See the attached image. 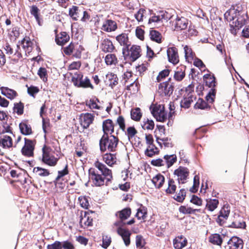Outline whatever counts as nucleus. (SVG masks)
<instances>
[{"mask_svg":"<svg viewBox=\"0 0 249 249\" xmlns=\"http://www.w3.org/2000/svg\"><path fill=\"white\" fill-rule=\"evenodd\" d=\"M224 18L230 22V31L232 34L236 35L237 31L245 25L248 19L247 12L243 10L240 4L232 7L224 14Z\"/></svg>","mask_w":249,"mask_h":249,"instance_id":"f257e3e1","label":"nucleus"},{"mask_svg":"<svg viewBox=\"0 0 249 249\" xmlns=\"http://www.w3.org/2000/svg\"><path fill=\"white\" fill-rule=\"evenodd\" d=\"M95 168H90L89 170V178L92 183L96 186H101L106 182L110 181L112 178L111 170L109 169L104 164L96 161L94 163Z\"/></svg>","mask_w":249,"mask_h":249,"instance_id":"f03ea898","label":"nucleus"},{"mask_svg":"<svg viewBox=\"0 0 249 249\" xmlns=\"http://www.w3.org/2000/svg\"><path fill=\"white\" fill-rule=\"evenodd\" d=\"M118 139L113 135L108 136L103 135L100 141V148L102 152L107 150L109 151H115L118 143Z\"/></svg>","mask_w":249,"mask_h":249,"instance_id":"7ed1b4c3","label":"nucleus"},{"mask_svg":"<svg viewBox=\"0 0 249 249\" xmlns=\"http://www.w3.org/2000/svg\"><path fill=\"white\" fill-rule=\"evenodd\" d=\"M42 161L44 163L50 166H54L56 164L58 159L54 157V152L51 148L44 146L42 148Z\"/></svg>","mask_w":249,"mask_h":249,"instance_id":"20e7f679","label":"nucleus"},{"mask_svg":"<svg viewBox=\"0 0 249 249\" xmlns=\"http://www.w3.org/2000/svg\"><path fill=\"white\" fill-rule=\"evenodd\" d=\"M151 112L157 121L163 122L167 118L165 112L164 106L162 105H154L150 107Z\"/></svg>","mask_w":249,"mask_h":249,"instance_id":"39448f33","label":"nucleus"},{"mask_svg":"<svg viewBox=\"0 0 249 249\" xmlns=\"http://www.w3.org/2000/svg\"><path fill=\"white\" fill-rule=\"evenodd\" d=\"M243 240L237 236H233L229 240L224 248L225 249H243Z\"/></svg>","mask_w":249,"mask_h":249,"instance_id":"423d86ee","label":"nucleus"},{"mask_svg":"<svg viewBox=\"0 0 249 249\" xmlns=\"http://www.w3.org/2000/svg\"><path fill=\"white\" fill-rule=\"evenodd\" d=\"M174 174L177 177L179 183H184L188 178L189 172L186 167L179 166L174 171Z\"/></svg>","mask_w":249,"mask_h":249,"instance_id":"0eeeda50","label":"nucleus"},{"mask_svg":"<svg viewBox=\"0 0 249 249\" xmlns=\"http://www.w3.org/2000/svg\"><path fill=\"white\" fill-rule=\"evenodd\" d=\"M126 48L128 52L127 55L132 61H135L141 55V49L139 46L134 45L130 48L127 46Z\"/></svg>","mask_w":249,"mask_h":249,"instance_id":"6e6552de","label":"nucleus"},{"mask_svg":"<svg viewBox=\"0 0 249 249\" xmlns=\"http://www.w3.org/2000/svg\"><path fill=\"white\" fill-rule=\"evenodd\" d=\"M79 224L81 227L86 228L91 225L92 218L89 212L81 211L80 212Z\"/></svg>","mask_w":249,"mask_h":249,"instance_id":"1a4fd4ad","label":"nucleus"},{"mask_svg":"<svg viewBox=\"0 0 249 249\" xmlns=\"http://www.w3.org/2000/svg\"><path fill=\"white\" fill-rule=\"evenodd\" d=\"M173 90L174 87L168 81L160 83L159 86V92L161 95L170 96Z\"/></svg>","mask_w":249,"mask_h":249,"instance_id":"9d476101","label":"nucleus"},{"mask_svg":"<svg viewBox=\"0 0 249 249\" xmlns=\"http://www.w3.org/2000/svg\"><path fill=\"white\" fill-rule=\"evenodd\" d=\"M25 145L22 148L21 152L23 155L30 157L33 155V151L34 149V143L31 140L26 138L24 139Z\"/></svg>","mask_w":249,"mask_h":249,"instance_id":"9b49d317","label":"nucleus"},{"mask_svg":"<svg viewBox=\"0 0 249 249\" xmlns=\"http://www.w3.org/2000/svg\"><path fill=\"white\" fill-rule=\"evenodd\" d=\"M168 60L170 63L175 65L178 63L179 57L177 49L175 47H170L167 50Z\"/></svg>","mask_w":249,"mask_h":249,"instance_id":"f8f14e48","label":"nucleus"},{"mask_svg":"<svg viewBox=\"0 0 249 249\" xmlns=\"http://www.w3.org/2000/svg\"><path fill=\"white\" fill-rule=\"evenodd\" d=\"M94 116L91 113L83 114L80 117V124L84 128H87L94 120Z\"/></svg>","mask_w":249,"mask_h":249,"instance_id":"ddd939ff","label":"nucleus"},{"mask_svg":"<svg viewBox=\"0 0 249 249\" xmlns=\"http://www.w3.org/2000/svg\"><path fill=\"white\" fill-rule=\"evenodd\" d=\"M117 28V23L111 19H106L103 22L102 29L107 32L114 31Z\"/></svg>","mask_w":249,"mask_h":249,"instance_id":"4468645a","label":"nucleus"},{"mask_svg":"<svg viewBox=\"0 0 249 249\" xmlns=\"http://www.w3.org/2000/svg\"><path fill=\"white\" fill-rule=\"evenodd\" d=\"M100 47L101 50L105 53L112 52L115 49L112 42L108 38L102 40Z\"/></svg>","mask_w":249,"mask_h":249,"instance_id":"2eb2a0df","label":"nucleus"},{"mask_svg":"<svg viewBox=\"0 0 249 249\" xmlns=\"http://www.w3.org/2000/svg\"><path fill=\"white\" fill-rule=\"evenodd\" d=\"M1 93L7 98L13 100L18 96V93L15 90L6 87L0 88Z\"/></svg>","mask_w":249,"mask_h":249,"instance_id":"dca6fc26","label":"nucleus"},{"mask_svg":"<svg viewBox=\"0 0 249 249\" xmlns=\"http://www.w3.org/2000/svg\"><path fill=\"white\" fill-rule=\"evenodd\" d=\"M117 232L120 236H121L125 245L126 246H128L130 243V232L128 230L121 228H119L118 229Z\"/></svg>","mask_w":249,"mask_h":249,"instance_id":"f3484780","label":"nucleus"},{"mask_svg":"<svg viewBox=\"0 0 249 249\" xmlns=\"http://www.w3.org/2000/svg\"><path fill=\"white\" fill-rule=\"evenodd\" d=\"M188 25V20L184 17L176 18L175 26L177 30H182L186 29Z\"/></svg>","mask_w":249,"mask_h":249,"instance_id":"a211bd4d","label":"nucleus"},{"mask_svg":"<svg viewBox=\"0 0 249 249\" xmlns=\"http://www.w3.org/2000/svg\"><path fill=\"white\" fill-rule=\"evenodd\" d=\"M196 99L191 92L188 93L187 96H184L183 99L180 102V106L181 107L188 108L190 107L191 103Z\"/></svg>","mask_w":249,"mask_h":249,"instance_id":"6ab92c4d","label":"nucleus"},{"mask_svg":"<svg viewBox=\"0 0 249 249\" xmlns=\"http://www.w3.org/2000/svg\"><path fill=\"white\" fill-rule=\"evenodd\" d=\"M103 130L104 135H108V134H112L114 132V125L112 120L107 119L103 123Z\"/></svg>","mask_w":249,"mask_h":249,"instance_id":"aec40b11","label":"nucleus"},{"mask_svg":"<svg viewBox=\"0 0 249 249\" xmlns=\"http://www.w3.org/2000/svg\"><path fill=\"white\" fill-rule=\"evenodd\" d=\"M187 243L186 238L181 235L178 236L174 240L173 245L176 249H182L186 245Z\"/></svg>","mask_w":249,"mask_h":249,"instance_id":"412c9836","label":"nucleus"},{"mask_svg":"<svg viewBox=\"0 0 249 249\" xmlns=\"http://www.w3.org/2000/svg\"><path fill=\"white\" fill-rule=\"evenodd\" d=\"M13 145L12 138L7 135L0 137V146L4 148L11 147Z\"/></svg>","mask_w":249,"mask_h":249,"instance_id":"4be33fe9","label":"nucleus"},{"mask_svg":"<svg viewBox=\"0 0 249 249\" xmlns=\"http://www.w3.org/2000/svg\"><path fill=\"white\" fill-rule=\"evenodd\" d=\"M106 77L105 82L108 84L112 88L117 84L118 78L116 74L111 72H108L106 74Z\"/></svg>","mask_w":249,"mask_h":249,"instance_id":"5701e85b","label":"nucleus"},{"mask_svg":"<svg viewBox=\"0 0 249 249\" xmlns=\"http://www.w3.org/2000/svg\"><path fill=\"white\" fill-rule=\"evenodd\" d=\"M70 37L66 32H62L60 35L56 36L55 41L59 45H63L69 40Z\"/></svg>","mask_w":249,"mask_h":249,"instance_id":"b1692460","label":"nucleus"},{"mask_svg":"<svg viewBox=\"0 0 249 249\" xmlns=\"http://www.w3.org/2000/svg\"><path fill=\"white\" fill-rule=\"evenodd\" d=\"M104 161L109 166H112L116 163L117 159L115 155L113 154H106L103 157Z\"/></svg>","mask_w":249,"mask_h":249,"instance_id":"393cba45","label":"nucleus"},{"mask_svg":"<svg viewBox=\"0 0 249 249\" xmlns=\"http://www.w3.org/2000/svg\"><path fill=\"white\" fill-rule=\"evenodd\" d=\"M22 47L25 51L26 54L29 53L32 51L33 43L28 37L23 38L21 41Z\"/></svg>","mask_w":249,"mask_h":249,"instance_id":"a878e982","label":"nucleus"},{"mask_svg":"<svg viewBox=\"0 0 249 249\" xmlns=\"http://www.w3.org/2000/svg\"><path fill=\"white\" fill-rule=\"evenodd\" d=\"M152 182L156 188H160L164 182V177L161 174H157L153 178Z\"/></svg>","mask_w":249,"mask_h":249,"instance_id":"bb28decb","label":"nucleus"},{"mask_svg":"<svg viewBox=\"0 0 249 249\" xmlns=\"http://www.w3.org/2000/svg\"><path fill=\"white\" fill-rule=\"evenodd\" d=\"M164 159L165 162V166L168 168L176 162L177 156L174 154L170 155H166L164 156Z\"/></svg>","mask_w":249,"mask_h":249,"instance_id":"cd10ccee","label":"nucleus"},{"mask_svg":"<svg viewBox=\"0 0 249 249\" xmlns=\"http://www.w3.org/2000/svg\"><path fill=\"white\" fill-rule=\"evenodd\" d=\"M184 51L186 61L188 62H191L195 56V53H193L192 49L189 46L185 45L184 47Z\"/></svg>","mask_w":249,"mask_h":249,"instance_id":"c85d7f7f","label":"nucleus"},{"mask_svg":"<svg viewBox=\"0 0 249 249\" xmlns=\"http://www.w3.org/2000/svg\"><path fill=\"white\" fill-rule=\"evenodd\" d=\"M39 10L37 7L36 6L33 5V6H32L31 7V8H30V13H31V14L32 15H33L35 17V18L36 21H37L38 24L39 26H41L42 25V22H41V19L39 18Z\"/></svg>","mask_w":249,"mask_h":249,"instance_id":"c756f323","label":"nucleus"},{"mask_svg":"<svg viewBox=\"0 0 249 249\" xmlns=\"http://www.w3.org/2000/svg\"><path fill=\"white\" fill-rule=\"evenodd\" d=\"M149 36L150 38L152 40L158 43L161 42L162 36L158 31L152 30L150 31Z\"/></svg>","mask_w":249,"mask_h":249,"instance_id":"7c9ffc66","label":"nucleus"},{"mask_svg":"<svg viewBox=\"0 0 249 249\" xmlns=\"http://www.w3.org/2000/svg\"><path fill=\"white\" fill-rule=\"evenodd\" d=\"M141 125L143 129L147 130H153L155 126L153 121L147 118L143 119Z\"/></svg>","mask_w":249,"mask_h":249,"instance_id":"2f4dec72","label":"nucleus"},{"mask_svg":"<svg viewBox=\"0 0 249 249\" xmlns=\"http://www.w3.org/2000/svg\"><path fill=\"white\" fill-rule=\"evenodd\" d=\"M20 132L25 135H30L32 133V129L30 125L24 122L20 123L19 125Z\"/></svg>","mask_w":249,"mask_h":249,"instance_id":"473e14b6","label":"nucleus"},{"mask_svg":"<svg viewBox=\"0 0 249 249\" xmlns=\"http://www.w3.org/2000/svg\"><path fill=\"white\" fill-rule=\"evenodd\" d=\"M209 241L214 245L220 246L222 243V238L219 234H213L209 237Z\"/></svg>","mask_w":249,"mask_h":249,"instance_id":"72a5a7b5","label":"nucleus"},{"mask_svg":"<svg viewBox=\"0 0 249 249\" xmlns=\"http://www.w3.org/2000/svg\"><path fill=\"white\" fill-rule=\"evenodd\" d=\"M142 116V113L140 108L136 107L131 109V118L132 120L136 121H139L141 120Z\"/></svg>","mask_w":249,"mask_h":249,"instance_id":"f704fd0d","label":"nucleus"},{"mask_svg":"<svg viewBox=\"0 0 249 249\" xmlns=\"http://www.w3.org/2000/svg\"><path fill=\"white\" fill-rule=\"evenodd\" d=\"M81 12L77 7L73 6L69 10V15L73 19L77 20L80 17Z\"/></svg>","mask_w":249,"mask_h":249,"instance_id":"c9c22d12","label":"nucleus"},{"mask_svg":"<svg viewBox=\"0 0 249 249\" xmlns=\"http://www.w3.org/2000/svg\"><path fill=\"white\" fill-rule=\"evenodd\" d=\"M131 214V210L129 208H125L122 210L121 211L118 212L116 213L117 216H119L120 219L123 221L128 218Z\"/></svg>","mask_w":249,"mask_h":249,"instance_id":"e433bc0d","label":"nucleus"},{"mask_svg":"<svg viewBox=\"0 0 249 249\" xmlns=\"http://www.w3.org/2000/svg\"><path fill=\"white\" fill-rule=\"evenodd\" d=\"M116 38L121 45L125 46L126 47L129 46L128 38L126 34H122L117 36Z\"/></svg>","mask_w":249,"mask_h":249,"instance_id":"4c0bfd02","label":"nucleus"},{"mask_svg":"<svg viewBox=\"0 0 249 249\" xmlns=\"http://www.w3.org/2000/svg\"><path fill=\"white\" fill-rule=\"evenodd\" d=\"M218 203V200L216 199H211L209 200H207L206 209L212 212L217 207Z\"/></svg>","mask_w":249,"mask_h":249,"instance_id":"58836bf2","label":"nucleus"},{"mask_svg":"<svg viewBox=\"0 0 249 249\" xmlns=\"http://www.w3.org/2000/svg\"><path fill=\"white\" fill-rule=\"evenodd\" d=\"M105 61L107 65H115L117 62V58L115 54L109 53L106 56Z\"/></svg>","mask_w":249,"mask_h":249,"instance_id":"ea45409f","label":"nucleus"},{"mask_svg":"<svg viewBox=\"0 0 249 249\" xmlns=\"http://www.w3.org/2000/svg\"><path fill=\"white\" fill-rule=\"evenodd\" d=\"M33 172L36 175L41 177H47L50 174L48 170L39 167H35L33 169Z\"/></svg>","mask_w":249,"mask_h":249,"instance_id":"a19ab883","label":"nucleus"},{"mask_svg":"<svg viewBox=\"0 0 249 249\" xmlns=\"http://www.w3.org/2000/svg\"><path fill=\"white\" fill-rule=\"evenodd\" d=\"M78 87H81L84 88H89L91 89H93V86L90 83V81L88 77H86L83 79V77L82 78V80L80 83Z\"/></svg>","mask_w":249,"mask_h":249,"instance_id":"79ce46f5","label":"nucleus"},{"mask_svg":"<svg viewBox=\"0 0 249 249\" xmlns=\"http://www.w3.org/2000/svg\"><path fill=\"white\" fill-rule=\"evenodd\" d=\"M83 77V76L81 72H77L74 74L71 78V81L75 86L79 87Z\"/></svg>","mask_w":249,"mask_h":249,"instance_id":"37998d69","label":"nucleus"},{"mask_svg":"<svg viewBox=\"0 0 249 249\" xmlns=\"http://www.w3.org/2000/svg\"><path fill=\"white\" fill-rule=\"evenodd\" d=\"M199 210L198 209H193L191 207L185 206H181L179 208V212L183 214L194 213L196 211L198 212Z\"/></svg>","mask_w":249,"mask_h":249,"instance_id":"c03bdc74","label":"nucleus"},{"mask_svg":"<svg viewBox=\"0 0 249 249\" xmlns=\"http://www.w3.org/2000/svg\"><path fill=\"white\" fill-rule=\"evenodd\" d=\"M164 18V14L162 12H160L158 15H154L151 17L149 19L148 23H151L152 22L159 23L160 22H162V19Z\"/></svg>","mask_w":249,"mask_h":249,"instance_id":"a18cd8bd","label":"nucleus"},{"mask_svg":"<svg viewBox=\"0 0 249 249\" xmlns=\"http://www.w3.org/2000/svg\"><path fill=\"white\" fill-rule=\"evenodd\" d=\"M185 196V190L184 189H181L178 193L174 196V198L179 202H182L184 200Z\"/></svg>","mask_w":249,"mask_h":249,"instance_id":"49530a36","label":"nucleus"},{"mask_svg":"<svg viewBox=\"0 0 249 249\" xmlns=\"http://www.w3.org/2000/svg\"><path fill=\"white\" fill-rule=\"evenodd\" d=\"M147 212L144 207H141L137 210V213L136 214V217L138 219L144 220L146 217Z\"/></svg>","mask_w":249,"mask_h":249,"instance_id":"de8ad7c7","label":"nucleus"},{"mask_svg":"<svg viewBox=\"0 0 249 249\" xmlns=\"http://www.w3.org/2000/svg\"><path fill=\"white\" fill-rule=\"evenodd\" d=\"M99 102V100L97 98H94L87 101L86 105L91 109H98L100 108V107L97 105V102Z\"/></svg>","mask_w":249,"mask_h":249,"instance_id":"09e8293b","label":"nucleus"},{"mask_svg":"<svg viewBox=\"0 0 249 249\" xmlns=\"http://www.w3.org/2000/svg\"><path fill=\"white\" fill-rule=\"evenodd\" d=\"M195 108L204 109L208 107L207 103L203 99L199 98L195 105Z\"/></svg>","mask_w":249,"mask_h":249,"instance_id":"8fccbe9b","label":"nucleus"},{"mask_svg":"<svg viewBox=\"0 0 249 249\" xmlns=\"http://www.w3.org/2000/svg\"><path fill=\"white\" fill-rule=\"evenodd\" d=\"M23 104L21 103H17L14 104L13 107V111L16 112L18 115H21L23 112Z\"/></svg>","mask_w":249,"mask_h":249,"instance_id":"3c124183","label":"nucleus"},{"mask_svg":"<svg viewBox=\"0 0 249 249\" xmlns=\"http://www.w3.org/2000/svg\"><path fill=\"white\" fill-rule=\"evenodd\" d=\"M176 186L173 179H170L168 181V187L166 191L167 193L173 194L175 192Z\"/></svg>","mask_w":249,"mask_h":249,"instance_id":"603ef678","label":"nucleus"},{"mask_svg":"<svg viewBox=\"0 0 249 249\" xmlns=\"http://www.w3.org/2000/svg\"><path fill=\"white\" fill-rule=\"evenodd\" d=\"M137 133V131L133 126H130L127 128L125 134L127 135L128 139H132Z\"/></svg>","mask_w":249,"mask_h":249,"instance_id":"864d4df0","label":"nucleus"},{"mask_svg":"<svg viewBox=\"0 0 249 249\" xmlns=\"http://www.w3.org/2000/svg\"><path fill=\"white\" fill-rule=\"evenodd\" d=\"M145 13V10L142 8L140 9L138 12L134 15V17L139 22L142 21L144 17V14Z\"/></svg>","mask_w":249,"mask_h":249,"instance_id":"5fc2aeb1","label":"nucleus"},{"mask_svg":"<svg viewBox=\"0 0 249 249\" xmlns=\"http://www.w3.org/2000/svg\"><path fill=\"white\" fill-rule=\"evenodd\" d=\"M37 74L43 81H47V70L45 68H40L38 71Z\"/></svg>","mask_w":249,"mask_h":249,"instance_id":"6e6d98bb","label":"nucleus"},{"mask_svg":"<svg viewBox=\"0 0 249 249\" xmlns=\"http://www.w3.org/2000/svg\"><path fill=\"white\" fill-rule=\"evenodd\" d=\"M157 148L155 145L148 146L147 149L145 151L146 155L149 157H152L156 153Z\"/></svg>","mask_w":249,"mask_h":249,"instance_id":"4d7b16f0","label":"nucleus"},{"mask_svg":"<svg viewBox=\"0 0 249 249\" xmlns=\"http://www.w3.org/2000/svg\"><path fill=\"white\" fill-rule=\"evenodd\" d=\"M199 178L198 176L196 175L194 177L193 186L190 189L191 192L195 193L197 191L199 185Z\"/></svg>","mask_w":249,"mask_h":249,"instance_id":"13d9d810","label":"nucleus"},{"mask_svg":"<svg viewBox=\"0 0 249 249\" xmlns=\"http://www.w3.org/2000/svg\"><path fill=\"white\" fill-rule=\"evenodd\" d=\"M144 241L142 236L138 235L136 237V245L137 248H142L144 246Z\"/></svg>","mask_w":249,"mask_h":249,"instance_id":"bf43d9fd","label":"nucleus"},{"mask_svg":"<svg viewBox=\"0 0 249 249\" xmlns=\"http://www.w3.org/2000/svg\"><path fill=\"white\" fill-rule=\"evenodd\" d=\"M169 74V70H164L160 71L157 77V81L158 82H160L163 78L167 76Z\"/></svg>","mask_w":249,"mask_h":249,"instance_id":"052dcab7","label":"nucleus"},{"mask_svg":"<svg viewBox=\"0 0 249 249\" xmlns=\"http://www.w3.org/2000/svg\"><path fill=\"white\" fill-rule=\"evenodd\" d=\"M151 164L156 166H165V162L164 158L163 159H158L153 160L151 161Z\"/></svg>","mask_w":249,"mask_h":249,"instance_id":"680f3d73","label":"nucleus"},{"mask_svg":"<svg viewBox=\"0 0 249 249\" xmlns=\"http://www.w3.org/2000/svg\"><path fill=\"white\" fill-rule=\"evenodd\" d=\"M28 93L32 97H35V94L39 92V89L37 87L35 86H30L27 89Z\"/></svg>","mask_w":249,"mask_h":249,"instance_id":"e2e57ef3","label":"nucleus"},{"mask_svg":"<svg viewBox=\"0 0 249 249\" xmlns=\"http://www.w3.org/2000/svg\"><path fill=\"white\" fill-rule=\"evenodd\" d=\"M184 76L185 72L181 70L175 72L174 78L178 81L182 80Z\"/></svg>","mask_w":249,"mask_h":249,"instance_id":"0e129e2a","label":"nucleus"},{"mask_svg":"<svg viewBox=\"0 0 249 249\" xmlns=\"http://www.w3.org/2000/svg\"><path fill=\"white\" fill-rule=\"evenodd\" d=\"M79 201L80 205L84 208L88 209L89 206V203L88 199L85 197H79Z\"/></svg>","mask_w":249,"mask_h":249,"instance_id":"69168bd1","label":"nucleus"},{"mask_svg":"<svg viewBox=\"0 0 249 249\" xmlns=\"http://www.w3.org/2000/svg\"><path fill=\"white\" fill-rule=\"evenodd\" d=\"M230 213V210L228 208H223L220 211L219 215L224 219H227Z\"/></svg>","mask_w":249,"mask_h":249,"instance_id":"338daca9","label":"nucleus"},{"mask_svg":"<svg viewBox=\"0 0 249 249\" xmlns=\"http://www.w3.org/2000/svg\"><path fill=\"white\" fill-rule=\"evenodd\" d=\"M62 244L59 241H55L54 243L48 245L47 246V249H62Z\"/></svg>","mask_w":249,"mask_h":249,"instance_id":"774afa93","label":"nucleus"}]
</instances>
